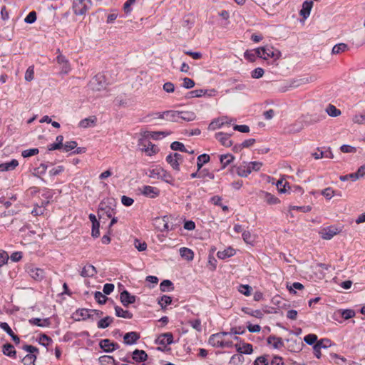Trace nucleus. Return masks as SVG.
Wrapping results in <instances>:
<instances>
[{
  "mask_svg": "<svg viewBox=\"0 0 365 365\" xmlns=\"http://www.w3.org/2000/svg\"><path fill=\"white\" fill-rule=\"evenodd\" d=\"M96 118L94 116L93 117V118L91 117L84 118L79 122V126L83 128L90 126H93L96 125Z\"/></svg>",
  "mask_w": 365,
  "mask_h": 365,
  "instance_id": "35",
  "label": "nucleus"
},
{
  "mask_svg": "<svg viewBox=\"0 0 365 365\" xmlns=\"http://www.w3.org/2000/svg\"><path fill=\"white\" fill-rule=\"evenodd\" d=\"M170 148L173 150H178L183 153L188 152L185 148L184 144L178 141L173 142L170 145Z\"/></svg>",
  "mask_w": 365,
  "mask_h": 365,
  "instance_id": "49",
  "label": "nucleus"
},
{
  "mask_svg": "<svg viewBox=\"0 0 365 365\" xmlns=\"http://www.w3.org/2000/svg\"><path fill=\"white\" fill-rule=\"evenodd\" d=\"M235 255V250L230 247L224 250L223 251H218L217 253V257L222 259L232 257Z\"/></svg>",
  "mask_w": 365,
  "mask_h": 365,
  "instance_id": "27",
  "label": "nucleus"
},
{
  "mask_svg": "<svg viewBox=\"0 0 365 365\" xmlns=\"http://www.w3.org/2000/svg\"><path fill=\"white\" fill-rule=\"evenodd\" d=\"M91 312L88 309H78L73 314L76 321H80L81 319L85 320L92 317V315L88 312Z\"/></svg>",
  "mask_w": 365,
  "mask_h": 365,
  "instance_id": "17",
  "label": "nucleus"
},
{
  "mask_svg": "<svg viewBox=\"0 0 365 365\" xmlns=\"http://www.w3.org/2000/svg\"><path fill=\"white\" fill-rule=\"evenodd\" d=\"M303 129V124L302 122H296L289 127L288 132L290 133H296L300 132Z\"/></svg>",
  "mask_w": 365,
  "mask_h": 365,
  "instance_id": "52",
  "label": "nucleus"
},
{
  "mask_svg": "<svg viewBox=\"0 0 365 365\" xmlns=\"http://www.w3.org/2000/svg\"><path fill=\"white\" fill-rule=\"evenodd\" d=\"M39 153V150L38 148H31L27 149L25 150H23L21 153V155L24 158H29L35 155H37Z\"/></svg>",
  "mask_w": 365,
  "mask_h": 365,
  "instance_id": "57",
  "label": "nucleus"
},
{
  "mask_svg": "<svg viewBox=\"0 0 365 365\" xmlns=\"http://www.w3.org/2000/svg\"><path fill=\"white\" fill-rule=\"evenodd\" d=\"M120 300L124 307H128L136 301V297L130 294L127 290H123L120 294Z\"/></svg>",
  "mask_w": 365,
  "mask_h": 365,
  "instance_id": "10",
  "label": "nucleus"
},
{
  "mask_svg": "<svg viewBox=\"0 0 365 365\" xmlns=\"http://www.w3.org/2000/svg\"><path fill=\"white\" fill-rule=\"evenodd\" d=\"M236 172L239 176L244 178L247 177L251 173L248 164L246 162L238 166Z\"/></svg>",
  "mask_w": 365,
  "mask_h": 365,
  "instance_id": "25",
  "label": "nucleus"
},
{
  "mask_svg": "<svg viewBox=\"0 0 365 365\" xmlns=\"http://www.w3.org/2000/svg\"><path fill=\"white\" fill-rule=\"evenodd\" d=\"M353 122L357 124L365 123V111L363 113L355 115L353 118Z\"/></svg>",
  "mask_w": 365,
  "mask_h": 365,
  "instance_id": "63",
  "label": "nucleus"
},
{
  "mask_svg": "<svg viewBox=\"0 0 365 365\" xmlns=\"http://www.w3.org/2000/svg\"><path fill=\"white\" fill-rule=\"evenodd\" d=\"M313 6V2L312 1H305L302 4V8L299 11V14L304 18L307 19L310 14L312 8Z\"/></svg>",
  "mask_w": 365,
  "mask_h": 365,
  "instance_id": "19",
  "label": "nucleus"
},
{
  "mask_svg": "<svg viewBox=\"0 0 365 365\" xmlns=\"http://www.w3.org/2000/svg\"><path fill=\"white\" fill-rule=\"evenodd\" d=\"M94 297L97 302L100 304H106V301L108 300V297L106 296V294L99 291H96L94 293Z\"/></svg>",
  "mask_w": 365,
  "mask_h": 365,
  "instance_id": "51",
  "label": "nucleus"
},
{
  "mask_svg": "<svg viewBox=\"0 0 365 365\" xmlns=\"http://www.w3.org/2000/svg\"><path fill=\"white\" fill-rule=\"evenodd\" d=\"M115 315L118 317H122L125 319H132L133 314L128 310H123L120 307L115 306Z\"/></svg>",
  "mask_w": 365,
  "mask_h": 365,
  "instance_id": "30",
  "label": "nucleus"
},
{
  "mask_svg": "<svg viewBox=\"0 0 365 365\" xmlns=\"http://www.w3.org/2000/svg\"><path fill=\"white\" fill-rule=\"evenodd\" d=\"M340 230L335 226H329L319 232L322 239L331 240L334 235L340 232Z\"/></svg>",
  "mask_w": 365,
  "mask_h": 365,
  "instance_id": "9",
  "label": "nucleus"
},
{
  "mask_svg": "<svg viewBox=\"0 0 365 365\" xmlns=\"http://www.w3.org/2000/svg\"><path fill=\"white\" fill-rule=\"evenodd\" d=\"M2 352L5 356L12 359L16 358V351L14 346L10 343H6L2 346Z\"/></svg>",
  "mask_w": 365,
  "mask_h": 365,
  "instance_id": "16",
  "label": "nucleus"
},
{
  "mask_svg": "<svg viewBox=\"0 0 365 365\" xmlns=\"http://www.w3.org/2000/svg\"><path fill=\"white\" fill-rule=\"evenodd\" d=\"M304 341L309 345H314L317 341V336L314 334H309L304 337Z\"/></svg>",
  "mask_w": 365,
  "mask_h": 365,
  "instance_id": "54",
  "label": "nucleus"
},
{
  "mask_svg": "<svg viewBox=\"0 0 365 365\" xmlns=\"http://www.w3.org/2000/svg\"><path fill=\"white\" fill-rule=\"evenodd\" d=\"M244 360V356L240 353L237 354L232 355L230 359L229 364L232 365H237L239 364L243 363Z\"/></svg>",
  "mask_w": 365,
  "mask_h": 365,
  "instance_id": "47",
  "label": "nucleus"
},
{
  "mask_svg": "<svg viewBox=\"0 0 365 365\" xmlns=\"http://www.w3.org/2000/svg\"><path fill=\"white\" fill-rule=\"evenodd\" d=\"M170 132H165V131H155V132H146L148 138H151L154 140H158L161 138L162 136H166L169 135Z\"/></svg>",
  "mask_w": 365,
  "mask_h": 365,
  "instance_id": "40",
  "label": "nucleus"
},
{
  "mask_svg": "<svg viewBox=\"0 0 365 365\" xmlns=\"http://www.w3.org/2000/svg\"><path fill=\"white\" fill-rule=\"evenodd\" d=\"M326 111L331 117H337L341 114V110L331 104L327 106Z\"/></svg>",
  "mask_w": 365,
  "mask_h": 365,
  "instance_id": "46",
  "label": "nucleus"
},
{
  "mask_svg": "<svg viewBox=\"0 0 365 365\" xmlns=\"http://www.w3.org/2000/svg\"><path fill=\"white\" fill-rule=\"evenodd\" d=\"M155 344L164 346V348L160 346L157 347V350L164 351L166 346L173 343V335L171 332H166L160 334L155 341Z\"/></svg>",
  "mask_w": 365,
  "mask_h": 365,
  "instance_id": "3",
  "label": "nucleus"
},
{
  "mask_svg": "<svg viewBox=\"0 0 365 365\" xmlns=\"http://www.w3.org/2000/svg\"><path fill=\"white\" fill-rule=\"evenodd\" d=\"M148 138L147 135L145 133L144 136L138 140V145L142 146V150L145 151V153H148L150 146H152V153H148V155L151 156L154 154H156L159 151V149L155 145L153 144L150 140H148Z\"/></svg>",
  "mask_w": 365,
  "mask_h": 365,
  "instance_id": "5",
  "label": "nucleus"
},
{
  "mask_svg": "<svg viewBox=\"0 0 365 365\" xmlns=\"http://www.w3.org/2000/svg\"><path fill=\"white\" fill-rule=\"evenodd\" d=\"M77 143L74 140H71V141H68L66 142L63 148V150L65 152H68V151H71L72 150H73L74 148H76L77 147Z\"/></svg>",
  "mask_w": 365,
  "mask_h": 365,
  "instance_id": "62",
  "label": "nucleus"
},
{
  "mask_svg": "<svg viewBox=\"0 0 365 365\" xmlns=\"http://www.w3.org/2000/svg\"><path fill=\"white\" fill-rule=\"evenodd\" d=\"M36 354H26L22 359L21 361L24 365H35L36 360Z\"/></svg>",
  "mask_w": 365,
  "mask_h": 365,
  "instance_id": "43",
  "label": "nucleus"
},
{
  "mask_svg": "<svg viewBox=\"0 0 365 365\" xmlns=\"http://www.w3.org/2000/svg\"><path fill=\"white\" fill-rule=\"evenodd\" d=\"M222 337H220V334H212L208 340L209 344L214 347H221L223 348L222 345Z\"/></svg>",
  "mask_w": 365,
  "mask_h": 365,
  "instance_id": "22",
  "label": "nucleus"
},
{
  "mask_svg": "<svg viewBox=\"0 0 365 365\" xmlns=\"http://www.w3.org/2000/svg\"><path fill=\"white\" fill-rule=\"evenodd\" d=\"M179 251L182 258L187 261H192L193 259L194 252L192 250L187 247H181Z\"/></svg>",
  "mask_w": 365,
  "mask_h": 365,
  "instance_id": "26",
  "label": "nucleus"
},
{
  "mask_svg": "<svg viewBox=\"0 0 365 365\" xmlns=\"http://www.w3.org/2000/svg\"><path fill=\"white\" fill-rule=\"evenodd\" d=\"M34 78V68L33 66H29L25 73V80L30 82Z\"/></svg>",
  "mask_w": 365,
  "mask_h": 365,
  "instance_id": "58",
  "label": "nucleus"
},
{
  "mask_svg": "<svg viewBox=\"0 0 365 365\" xmlns=\"http://www.w3.org/2000/svg\"><path fill=\"white\" fill-rule=\"evenodd\" d=\"M19 165V162L16 159H13L9 162H6L0 164V170L10 171L14 170Z\"/></svg>",
  "mask_w": 365,
  "mask_h": 365,
  "instance_id": "23",
  "label": "nucleus"
},
{
  "mask_svg": "<svg viewBox=\"0 0 365 365\" xmlns=\"http://www.w3.org/2000/svg\"><path fill=\"white\" fill-rule=\"evenodd\" d=\"M97 273L96 267L92 264L86 265L81 272L83 277H93Z\"/></svg>",
  "mask_w": 365,
  "mask_h": 365,
  "instance_id": "21",
  "label": "nucleus"
},
{
  "mask_svg": "<svg viewBox=\"0 0 365 365\" xmlns=\"http://www.w3.org/2000/svg\"><path fill=\"white\" fill-rule=\"evenodd\" d=\"M113 322V318L109 316H107L98 322V327L99 329H106L110 326L111 323Z\"/></svg>",
  "mask_w": 365,
  "mask_h": 365,
  "instance_id": "37",
  "label": "nucleus"
},
{
  "mask_svg": "<svg viewBox=\"0 0 365 365\" xmlns=\"http://www.w3.org/2000/svg\"><path fill=\"white\" fill-rule=\"evenodd\" d=\"M99 346L105 352L110 353L114 350L119 349L120 346L116 342H113L108 339H102L99 342Z\"/></svg>",
  "mask_w": 365,
  "mask_h": 365,
  "instance_id": "8",
  "label": "nucleus"
},
{
  "mask_svg": "<svg viewBox=\"0 0 365 365\" xmlns=\"http://www.w3.org/2000/svg\"><path fill=\"white\" fill-rule=\"evenodd\" d=\"M231 135L222 132L216 133L215 137L218 140L220 143L225 147H230L232 145V141L230 139Z\"/></svg>",
  "mask_w": 365,
  "mask_h": 365,
  "instance_id": "12",
  "label": "nucleus"
},
{
  "mask_svg": "<svg viewBox=\"0 0 365 365\" xmlns=\"http://www.w3.org/2000/svg\"><path fill=\"white\" fill-rule=\"evenodd\" d=\"M347 49H348L347 44L344 43H338V44H336L335 46H334V47L332 48L331 52L333 54H339L341 52L345 51Z\"/></svg>",
  "mask_w": 365,
  "mask_h": 365,
  "instance_id": "45",
  "label": "nucleus"
},
{
  "mask_svg": "<svg viewBox=\"0 0 365 365\" xmlns=\"http://www.w3.org/2000/svg\"><path fill=\"white\" fill-rule=\"evenodd\" d=\"M160 172H163V168L157 166L155 168L149 169L146 175L150 178L160 179Z\"/></svg>",
  "mask_w": 365,
  "mask_h": 365,
  "instance_id": "36",
  "label": "nucleus"
},
{
  "mask_svg": "<svg viewBox=\"0 0 365 365\" xmlns=\"http://www.w3.org/2000/svg\"><path fill=\"white\" fill-rule=\"evenodd\" d=\"M321 194L327 200H330L334 195V191L331 187H327L321 191Z\"/></svg>",
  "mask_w": 365,
  "mask_h": 365,
  "instance_id": "61",
  "label": "nucleus"
},
{
  "mask_svg": "<svg viewBox=\"0 0 365 365\" xmlns=\"http://www.w3.org/2000/svg\"><path fill=\"white\" fill-rule=\"evenodd\" d=\"M115 206V200L113 199H106L102 200L98 207V215L100 219L106 215L107 217H112L115 214V210L113 207Z\"/></svg>",
  "mask_w": 365,
  "mask_h": 365,
  "instance_id": "1",
  "label": "nucleus"
},
{
  "mask_svg": "<svg viewBox=\"0 0 365 365\" xmlns=\"http://www.w3.org/2000/svg\"><path fill=\"white\" fill-rule=\"evenodd\" d=\"M291 344L288 346V349L292 352H299L302 350V343L297 344L296 340H287Z\"/></svg>",
  "mask_w": 365,
  "mask_h": 365,
  "instance_id": "48",
  "label": "nucleus"
},
{
  "mask_svg": "<svg viewBox=\"0 0 365 365\" xmlns=\"http://www.w3.org/2000/svg\"><path fill=\"white\" fill-rule=\"evenodd\" d=\"M341 313V317L345 319H349L351 318H353L355 316V312L353 309H343L339 311Z\"/></svg>",
  "mask_w": 365,
  "mask_h": 365,
  "instance_id": "53",
  "label": "nucleus"
},
{
  "mask_svg": "<svg viewBox=\"0 0 365 365\" xmlns=\"http://www.w3.org/2000/svg\"><path fill=\"white\" fill-rule=\"evenodd\" d=\"M172 303V297L168 295H163L158 299V304L163 309H165L167 305H170Z\"/></svg>",
  "mask_w": 365,
  "mask_h": 365,
  "instance_id": "42",
  "label": "nucleus"
},
{
  "mask_svg": "<svg viewBox=\"0 0 365 365\" xmlns=\"http://www.w3.org/2000/svg\"><path fill=\"white\" fill-rule=\"evenodd\" d=\"M22 349L27 351L28 354H36L38 353V349L36 346L29 344H25L22 346Z\"/></svg>",
  "mask_w": 365,
  "mask_h": 365,
  "instance_id": "60",
  "label": "nucleus"
},
{
  "mask_svg": "<svg viewBox=\"0 0 365 365\" xmlns=\"http://www.w3.org/2000/svg\"><path fill=\"white\" fill-rule=\"evenodd\" d=\"M264 200L269 205H276L279 203L280 200L274 195L267 192H264Z\"/></svg>",
  "mask_w": 365,
  "mask_h": 365,
  "instance_id": "38",
  "label": "nucleus"
},
{
  "mask_svg": "<svg viewBox=\"0 0 365 365\" xmlns=\"http://www.w3.org/2000/svg\"><path fill=\"white\" fill-rule=\"evenodd\" d=\"M166 161L168 164L170 165L173 170L180 171V163L176 160L175 158L173 157V153H170L166 157Z\"/></svg>",
  "mask_w": 365,
  "mask_h": 365,
  "instance_id": "39",
  "label": "nucleus"
},
{
  "mask_svg": "<svg viewBox=\"0 0 365 365\" xmlns=\"http://www.w3.org/2000/svg\"><path fill=\"white\" fill-rule=\"evenodd\" d=\"M234 159L235 157L232 154L221 155L220 157V161L222 164L221 169L225 168L234 160Z\"/></svg>",
  "mask_w": 365,
  "mask_h": 365,
  "instance_id": "31",
  "label": "nucleus"
},
{
  "mask_svg": "<svg viewBox=\"0 0 365 365\" xmlns=\"http://www.w3.org/2000/svg\"><path fill=\"white\" fill-rule=\"evenodd\" d=\"M160 179L171 185H174V178L170 173L163 168V172H160Z\"/></svg>",
  "mask_w": 365,
  "mask_h": 365,
  "instance_id": "32",
  "label": "nucleus"
},
{
  "mask_svg": "<svg viewBox=\"0 0 365 365\" xmlns=\"http://www.w3.org/2000/svg\"><path fill=\"white\" fill-rule=\"evenodd\" d=\"M254 365H269L266 356H260L254 361Z\"/></svg>",
  "mask_w": 365,
  "mask_h": 365,
  "instance_id": "64",
  "label": "nucleus"
},
{
  "mask_svg": "<svg viewBox=\"0 0 365 365\" xmlns=\"http://www.w3.org/2000/svg\"><path fill=\"white\" fill-rule=\"evenodd\" d=\"M58 55L56 57V61L58 64L62 65V71L67 73L70 71V64L68 59L61 54L60 49H57Z\"/></svg>",
  "mask_w": 365,
  "mask_h": 365,
  "instance_id": "14",
  "label": "nucleus"
},
{
  "mask_svg": "<svg viewBox=\"0 0 365 365\" xmlns=\"http://www.w3.org/2000/svg\"><path fill=\"white\" fill-rule=\"evenodd\" d=\"M252 288L248 284H240L238 291L245 296H250Z\"/></svg>",
  "mask_w": 365,
  "mask_h": 365,
  "instance_id": "55",
  "label": "nucleus"
},
{
  "mask_svg": "<svg viewBox=\"0 0 365 365\" xmlns=\"http://www.w3.org/2000/svg\"><path fill=\"white\" fill-rule=\"evenodd\" d=\"M26 272L36 281H41L45 277V271L43 269L36 267L34 264H27Z\"/></svg>",
  "mask_w": 365,
  "mask_h": 365,
  "instance_id": "4",
  "label": "nucleus"
},
{
  "mask_svg": "<svg viewBox=\"0 0 365 365\" xmlns=\"http://www.w3.org/2000/svg\"><path fill=\"white\" fill-rule=\"evenodd\" d=\"M36 16L37 15L35 11H30L24 19V21L26 24H31L36 21Z\"/></svg>",
  "mask_w": 365,
  "mask_h": 365,
  "instance_id": "56",
  "label": "nucleus"
},
{
  "mask_svg": "<svg viewBox=\"0 0 365 365\" xmlns=\"http://www.w3.org/2000/svg\"><path fill=\"white\" fill-rule=\"evenodd\" d=\"M160 288L162 292H169L174 289L173 282L168 279L163 280L160 284Z\"/></svg>",
  "mask_w": 365,
  "mask_h": 365,
  "instance_id": "41",
  "label": "nucleus"
},
{
  "mask_svg": "<svg viewBox=\"0 0 365 365\" xmlns=\"http://www.w3.org/2000/svg\"><path fill=\"white\" fill-rule=\"evenodd\" d=\"M210 160V157L209 155L207 154H202V155H200L197 158V171H200L202 166L207 163Z\"/></svg>",
  "mask_w": 365,
  "mask_h": 365,
  "instance_id": "29",
  "label": "nucleus"
},
{
  "mask_svg": "<svg viewBox=\"0 0 365 365\" xmlns=\"http://www.w3.org/2000/svg\"><path fill=\"white\" fill-rule=\"evenodd\" d=\"M48 166L45 163H41L39 167L34 169L33 175L39 178L40 175H44L46 172Z\"/></svg>",
  "mask_w": 365,
  "mask_h": 365,
  "instance_id": "50",
  "label": "nucleus"
},
{
  "mask_svg": "<svg viewBox=\"0 0 365 365\" xmlns=\"http://www.w3.org/2000/svg\"><path fill=\"white\" fill-rule=\"evenodd\" d=\"M29 324L36 325L40 327H47L51 325V320L49 318L41 319L40 318H31L29 320Z\"/></svg>",
  "mask_w": 365,
  "mask_h": 365,
  "instance_id": "20",
  "label": "nucleus"
},
{
  "mask_svg": "<svg viewBox=\"0 0 365 365\" xmlns=\"http://www.w3.org/2000/svg\"><path fill=\"white\" fill-rule=\"evenodd\" d=\"M242 311L248 315L255 317L258 319H262L263 317V313L259 309L252 310L249 307H242Z\"/></svg>",
  "mask_w": 365,
  "mask_h": 365,
  "instance_id": "34",
  "label": "nucleus"
},
{
  "mask_svg": "<svg viewBox=\"0 0 365 365\" xmlns=\"http://www.w3.org/2000/svg\"><path fill=\"white\" fill-rule=\"evenodd\" d=\"M165 120L171 122H178L180 119L179 110L165 111Z\"/></svg>",
  "mask_w": 365,
  "mask_h": 365,
  "instance_id": "28",
  "label": "nucleus"
},
{
  "mask_svg": "<svg viewBox=\"0 0 365 365\" xmlns=\"http://www.w3.org/2000/svg\"><path fill=\"white\" fill-rule=\"evenodd\" d=\"M135 247L140 252L145 251L147 249V244L145 242H142L138 239H135L134 241Z\"/></svg>",
  "mask_w": 365,
  "mask_h": 365,
  "instance_id": "59",
  "label": "nucleus"
},
{
  "mask_svg": "<svg viewBox=\"0 0 365 365\" xmlns=\"http://www.w3.org/2000/svg\"><path fill=\"white\" fill-rule=\"evenodd\" d=\"M132 358L136 362H144L148 359V354L144 350L135 349L133 351Z\"/></svg>",
  "mask_w": 365,
  "mask_h": 365,
  "instance_id": "18",
  "label": "nucleus"
},
{
  "mask_svg": "<svg viewBox=\"0 0 365 365\" xmlns=\"http://www.w3.org/2000/svg\"><path fill=\"white\" fill-rule=\"evenodd\" d=\"M180 119L185 121H192L196 118V115L192 111H179Z\"/></svg>",
  "mask_w": 365,
  "mask_h": 365,
  "instance_id": "33",
  "label": "nucleus"
},
{
  "mask_svg": "<svg viewBox=\"0 0 365 365\" xmlns=\"http://www.w3.org/2000/svg\"><path fill=\"white\" fill-rule=\"evenodd\" d=\"M107 82L103 73H98L89 81L88 86L93 91H101L106 88Z\"/></svg>",
  "mask_w": 365,
  "mask_h": 365,
  "instance_id": "2",
  "label": "nucleus"
},
{
  "mask_svg": "<svg viewBox=\"0 0 365 365\" xmlns=\"http://www.w3.org/2000/svg\"><path fill=\"white\" fill-rule=\"evenodd\" d=\"M140 335L138 332L130 331L125 334L123 336V343L126 345H132L137 343Z\"/></svg>",
  "mask_w": 365,
  "mask_h": 365,
  "instance_id": "11",
  "label": "nucleus"
},
{
  "mask_svg": "<svg viewBox=\"0 0 365 365\" xmlns=\"http://www.w3.org/2000/svg\"><path fill=\"white\" fill-rule=\"evenodd\" d=\"M89 0H73V10L76 15H83L88 10L87 3Z\"/></svg>",
  "mask_w": 365,
  "mask_h": 365,
  "instance_id": "7",
  "label": "nucleus"
},
{
  "mask_svg": "<svg viewBox=\"0 0 365 365\" xmlns=\"http://www.w3.org/2000/svg\"><path fill=\"white\" fill-rule=\"evenodd\" d=\"M207 90L199 89L193 90L187 93V98H200L205 96L207 93Z\"/></svg>",
  "mask_w": 365,
  "mask_h": 365,
  "instance_id": "44",
  "label": "nucleus"
},
{
  "mask_svg": "<svg viewBox=\"0 0 365 365\" xmlns=\"http://www.w3.org/2000/svg\"><path fill=\"white\" fill-rule=\"evenodd\" d=\"M281 55L280 51L277 48L269 45L264 46L263 59L267 60L269 58H272L275 61L281 57Z\"/></svg>",
  "mask_w": 365,
  "mask_h": 365,
  "instance_id": "6",
  "label": "nucleus"
},
{
  "mask_svg": "<svg viewBox=\"0 0 365 365\" xmlns=\"http://www.w3.org/2000/svg\"><path fill=\"white\" fill-rule=\"evenodd\" d=\"M0 327L11 337L12 340L14 341L16 344H19L20 343L19 337L14 333V331L6 322H1Z\"/></svg>",
  "mask_w": 365,
  "mask_h": 365,
  "instance_id": "15",
  "label": "nucleus"
},
{
  "mask_svg": "<svg viewBox=\"0 0 365 365\" xmlns=\"http://www.w3.org/2000/svg\"><path fill=\"white\" fill-rule=\"evenodd\" d=\"M142 194L150 198H155L160 195V190L157 187L144 185L143 187Z\"/></svg>",
  "mask_w": 365,
  "mask_h": 365,
  "instance_id": "13",
  "label": "nucleus"
},
{
  "mask_svg": "<svg viewBox=\"0 0 365 365\" xmlns=\"http://www.w3.org/2000/svg\"><path fill=\"white\" fill-rule=\"evenodd\" d=\"M237 352L244 354H251L253 351L252 345L248 343H243V346L241 347L239 344L235 345Z\"/></svg>",
  "mask_w": 365,
  "mask_h": 365,
  "instance_id": "24",
  "label": "nucleus"
}]
</instances>
